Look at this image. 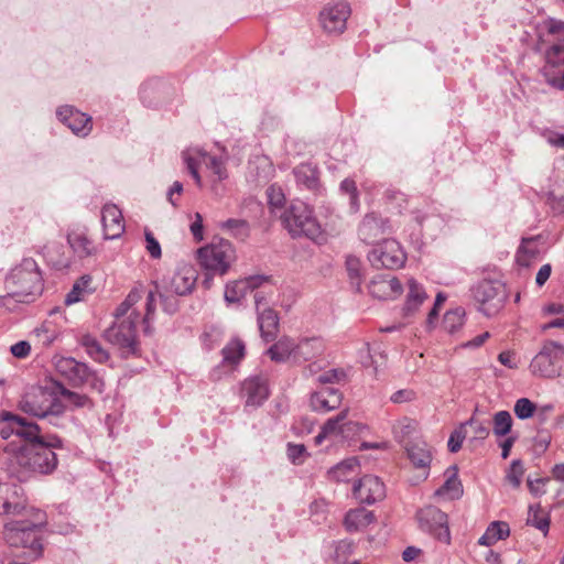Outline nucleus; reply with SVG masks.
<instances>
[{
    "mask_svg": "<svg viewBox=\"0 0 564 564\" xmlns=\"http://www.w3.org/2000/svg\"><path fill=\"white\" fill-rule=\"evenodd\" d=\"M19 409L34 417L46 419L50 424L56 427H64L66 419L64 417L65 406L58 399L56 391L33 386L30 387L19 401Z\"/></svg>",
    "mask_w": 564,
    "mask_h": 564,
    "instance_id": "nucleus-1",
    "label": "nucleus"
},
{
    "mask_svg": "<svg viewBox=\"0 0 564 564\" xmlns=\"http://www.w3.org/2000/svg\"><path fill=\"white\" fill-rule=\"evenodd\" d=\"M63 442L56 435H46L44 441L24 444L15 453L13 462L25 471L50 474L57 467L55 448H62Z\"/></svg>",
    "mask_w": 564,
    "mask_h": 564,
    "instance_id": "nucleus-2",
    "label": "nucleus"
},
{
    "mask_svg": "<svg viewBox=\"0 0 564 564\" xmlns=\"http://www.w3.org/2000/svg\"><path fill=\"white\" fill-rule=\"evenodd\" d=\"M8 295L0 297V304L8 297H13L18 302H31L40 295L43 290L42 275L37 263L31 258L23 259L17 265L6 280Z\"/></svg>",
    "mask_w": 564,
    "mask_h": 564,
    "instance_id": "nucleus-3",
    "label": "nucleus"
},
{
    "mask_svg": "<svg viewBox=\"0 0 564 564\" xmlns=\"http://www.w3.org/2000/svg\"><path fill=\"white\" fill-rule=\"evenodd\" d=\"M34 522L12 521L4 525L3 532L10 546L25 549V554L33 560L42 555L41 528L46 523L45 514L41 510L34 512Z\"/></svg>",
    "mask_w": 564,
    "mask_h": 564,
    "instance_id": "nucleus-4",
    "label": "nucleus"
},
{
    "mask_svg": "<svg viewBox=\"0 0 564 564\" xmlns=\"http://www.w3.org/2000/svg\"><path fill=\"white\" fill-rule=\"evenodd\" d=\"M197 260L207 278L204 284L209 285V276L224 275L236 260L232 243L225 239L213 240L209 245L197 250Z\"/></svg>",
    "mask_w": 564,
    "mask_h": 564,
    "instance_id": "nucleus-5",
    "label": "nucleus"
},
{
    "mask_svg": "<svg viewBox=\"0 0 564 564\" xmlns=\"http://www.w3.org/2000/svg\"><path fill=\"white\" fill-rule=\"evenodd\" d=\"M284 228L292 237H306L315 240L322 234V228L313 209L302 200H293L280 215Z\"/></svg>",
    "mask_w": 564,
    "mask_h": 564,
    "instance_id": "nucleus-6",
    "label": "nucleus"
},
{
    "mask_svg": "<svg viewBox=\"0 0 564 564\" xmlns=\"http://www.w3.org/2000/svg\"><path fill=\"white\" fill-rule=\"evenodd\" d=\"M564 346L554 340L543 343L529 366L530 372L539 378L554 379L561 375Z\"/></svg>",
    "mask_w": 564,
    "mask_h": 564,
    "instance_id": "nucleus-7",
    "label": "nucleus"
},
{
    "mask_svg": "<svg viewBox=\"0 0 564 564\" xmlns=\"http://www.w3.org/2000/svg\"><path fill=\"white\" fill-rule=\"evenodd\" d=\"M471 294L479 304V311L488 317L500 312L508 297L506 285L498 280L478 282L471 288Z\"/></svg>",
    "mask_w": 564,
    "mask_h": 564,
    "instance_id": "nucleus-8",
    "label": "nucleus"
},
{
    "mask_svg": "<svg viewBox=\"0 0 564 564\" xmlns=\"http://www.w3.org/2000/svg\"><path fill=\"white\" fill-rule=\"evenodd\" d=\"M183 161L186 165L187 171L195 180L197 186H202V178L198 173V166L203 162L206 167L217 176L219 181L227 178L226 160L224 158H217L209 155L202 149H188L182 154Z\"/></svg>",
    "mask_w": 564,
    "mask_h": 564,
    "instance_id": "nucleus-9",
    "label": "nucleus"
},
{
    "mask_svg": "<svg viewBox=\"0 0 564 564\" xmlns=\"http://www.w3.org/2000/svg\"><path fill=\"white\" fill-rule=\"evenodd\" d=\"M405 259V253L394 239H383L368 252V260L376 269H399Z\"/></svg>",
    "mask_w": 564,
    "mask_h": 564,
    "instance_id": "nucleus-10",
    "label": "nucleus"
},
{
    "mask_svg": "<svg viewBox=\"0 0 564 564\" xmlns=\"http://www.w3.org/2000/svg\"><path fill=\"white\" fill-rule=\"evenodd\" d=\"M139 315L132 314L121 321H116L105 330V338L112 345L133 354L137 345V323Z\"/></svg>",
    "mask_w": 564,
    "mask_h": 564,
    "instance_id": "nucleus-11",
    "label": "nucleus"
},
{
    "mask_svg": "<svg viewBox=\"0 0 564 564\" xmlns=\"http://www.w3.org/2000/svg\"><path fill=\"white\" fill-rule=\"evenodd\" d=\"M420 529L434 535L437 540L449 543L447 514L435 506H426L416 513Z\"/></svg>",
    "mask_w": 564,
    "mask_h": 564,
    "instance_id": "nucleus-12",
    "label": "nucleus"
},
{
    "mask_svg": "<svg viewBox=\"0 0 564 564\" xmlns=\"http://www.w3.org/2000/svg\"><path fill=\"white\" fill-rule=\"evenodd\" d=\"M197 281L196 269L188 263H180L171 276L164 278L160 285L165 292L176 296H185L195 288Z\"/></svg>",
    "mask_w": 564,
    "mask_h": 564,
    "instance_id": "nucleus-13",
    "label": "nucleus"
},
{
    "mask_svg": "<svg viewBox=\"0 0 564 564\" xmlns=\"http://www.w3.org/2000/svg\"><path fill=\"white\" fill-rule=\"evenodd\" d=\"M254 303L258 314V325L261 337L265 341H271L276 337L279 332V316L278 313L268 306L263 292L257 291L254 293Z\"/></svg>",
    "mask_w": 564,
    "mask_h": 564,
    "instance_id": "nucleus-14",
    "label": "nucleus"
},
{
    "mask_svg": "<svg viewBox=\"0 0 564 564\" xmlns=\"http://www.w3.org/2000/svg\"><path fill=\"white\" fill-rule=\"evenodd\" d=\"M351 10L347 2L338 1L327 4L319 13V21L327 33L340 34L346 29Z\"/></svg>",
    "mask_w": 564,
    "mask_h": 564,
    "instance_id": "nucleus-15",
    "label": "nucleus"
},
{
    "mask_svg": "<svg viewBox=\"0 0 564 564\" xmlns=\"http://www.w3.org/2000/svg\"><path fill=\"white\" fill-rule=\"evenodd\" d=\"M26 509L23 490L18 485L0 484V516H18Z\"/></svg>",
    "mask_w": 564,
    "mask_h": 564,
    "instance_id": "nucleus-16",
    "label": "nucleus"
},
{
    "mask_svg": "<svg viewBox=\"0 0 564 564\" xmlns=\"http://www.w3.org/2000/svg\"><path fill=\"white\" fill-rule=\"evenodd\" d=\"M354 495L361 503L372 505L384 498L386 487L379 477L366 475L354 486Z\"/></svg>",
    "mask_w": 564,
    "mask_h": 564,
    "instance_id": "nucleus-17",
    "label": "nucleus"
},
{
    "mask_svg": "<svg viewBox=\"0 0 564 564\" xmlns=\"http://www.w3.org/2000/svg\"><path fill=\"white\" fill-rule=\"evenodd\" d=\"M56 115L76 135L86 137L93 129L91 117L72 106L59 107Z\"/></svg>",
    "mask_w": 564,
    "mask_h": 564,
    "instance_id": "nucleus-18",
    "label": "nucleus"
},
{
    "mask_svg": "<svg viewBox=\"0 0 564 564\" xmlns=\"http://www.w3.org/2000/svg\"><path fill=\"white\" fill-rule=\"evenodd\" d=\"M388 232H390L389 221L376 213L367 214L358 229L360 239L366 243H373Z\"/></svg>",
    "mask_w": 564,
    "mask_h": 564,
    "instance_id": "nucleus-19",
    "label": "nucleus"
},
{
    "mask_svg": "<svg viewBox=\"0 0 564 564\" xmlns=\"http://www.w3.org/2000/svg\"><path fill=\"white\" fill-rule=\"evenodd\" d=\"M56 371L64 377L72 386H85V378L88 375V366L72 357H62L55 362Z\"/></svg>",
    "mask_w": 564,
    "mask_h": 564,
    "instance_id": "nucleus-20",
    "label": "nucleus"
},
{
    "mask_svg": "<svg viewBox=\"0 0 564 564\" xmlns=\"http://www.w3.org/2000/svg\"><path fill=\"white\" fill-rule=\"evenodd\" d=\"M242 393L246 397V406H260L269 397V387L265 378L254 376L242 383Z\"/></svg>",
    "mask_w": 564,
    "mask_h": 564,
    "instance_id": "nucleus-21",
    "label": "nucleus"
},
{
    "mask_svg": "<svg viewBox=\"0 0 564 564\" xmlns=\"http://www.w3.org/2000/svg\"><path fill=\"white\" fill-rule=\"evenodd\" d=\"M265 281L267 276L264 275H252L228 283L225 289V301L228 303H238L248 292L258 289Z\"/></svg>",
    "mask_w": 564,
    "mask_h": 564,
    "instance_id": "nucleus-22",
    "label": "nucleus"
},
{
    "mask_svg": "<svg viewBox=\"0 0 564 564\" xmlns=\"http://www.w3.org/2000/svg\"><path fill=\"white\" fill-rule=\"evenodd\" d=\"M101 221L104 225L105 239H117L124 231L122 213L113 204H108L104 206L101 213Z\"/></svg>",
    "mask_w": 564,
    "mask_h": 564,
    "instance_id": "nucleus-23",
    "label": "nucleus"
},
{
    "mask_svg": "<svg viewBox=\"0 0 564 564\" xmlns=\"http://www.w3.org/2000/svg\"><path fill=\"white\" fill-rule=\"evenodd\" d=\"M343 393L332 387H323L311 395V405L314 411L328 412L339 408Z\"/></svg>",
    "mask_w": 564,
    "mask_h": 564,
    "instance_id": "nucleus-24",
    "label": "nucleus"
},
{
    "mask_svg": "<svg viewBox=\"0 0 564 564\" xmlns=\"http://www.w3.org/2000/svg\"><path fill=\"white\" fill-rule=\"evenodd\" d=\"M293 175L301 189H306L314 194L321 192L318 171L315 165L302 163L293 169Z\"/></svg>",
    "mask_w": 564,
    "mask_h": 564,
    "instance_id": "nucleus-25",
    "label": "nucleus"
},
{
    "mask_svg": "<svg viewBox=\"0 0 564 564\" xmlns=\"http://www.w3.org/2000/svg\"><path fill=\"white\" fill-rule=\"evenodd\" d=\"M67 242L79 259L93 257L97 253V248L89 239L86 229L70 230L67 234Z\"/></svg>",
    "mask_w": 564,
    "mask_h": 564,
    "instance_id": "nucleus-26",
    "label": "nucleus"
},
{
    "mask_svg": "<svg viewBox=\"0 0 564 564\" xmlns=\"http://www.w3.org/2000/svg\"><path fill=\"white\" fill-rule=\"evenodd\" d=\"M8 419L13 420L15 435L25 441V444H33L37 441H44L46 435L41 434V429L36 423L17 414H8Z\"/></svg>",
    "mask_w": 564,
    "mask_h": 564,
    "instance_id": "nucleus-27",
    "label": "nucleus"
},
{
    "mask_svg": "<svg viewBox=\"0 0 564 564\" xmlns=\"http://www.w3.org/2000/svg\"><path fill=\"white\" fill-rule=\"evenodd\" d=\"M325 345L319 337H306L295 343V361H308L324 352Z\"/></svg>",
    "mask_w": 564,
    "mask_h": 564,
    "instance_id": "nucleus-28",
    "label": "nucleus"
},
{
    "mask_svg": "<svg viewBox=\"0 0 564 564\" xmlns=\"http://www.w3.org/2000/svg\"><path fill=\"white\" fill-rule=\"evenodd\" d=\"M267 354L275 362H284L290 358L295 361V341L283 336L267 350Z\"/></svg>",
    "mask_w": 564,
    "mask_h": 564,
    "instance_id": "nucleus-29",
    "label": "nucleus"
},
{
    "mask_svg": "<svg viewBox=\"0 0 564 564\" xmlns=\"http://www.w3.org/2000/svg\"><path fill=\"white\" fill-rule=\"evenodd\" d=\"M408 457L416 468L426 469L432 462L431 451L425 442H414L405 446Z\"/></svg>",
    "mask_w": 564,
    "mask_h": 564,
    "instance_id": "nucleus-30",
    "label": "nucleus"
},
{
    "mask_svg": "<svg viewBox=\"0 0 564 564\" xmlns=\"http://www.w3.org/2000/svg\"><path fill=\"white\" fill-rule=\"evenodd\" d=\"M56 388L58 391V394L63 397L65 401V409L68 408L69 410H77V409H93L94 403L93 401L83 393H78L75 391H72L64 387L62 383H56Z\"/></svg>",
    "mask_w": 564,
    "mask_h": 564,
    "instance_id": "nucleus-31",
    "label": "nucleus"
},
{
    "mask_svg": "<svg viewBox=\"0 0 564 564\" xmlns=\"http://www.w3.org/2000/svg\"><path fill=\"white\" fill-rule=\"evenodd\" d=\"M375 521V514L365 508H357L347 512L345 527L348 531H359Z\"/></svg>",
    "mask_w": 564,
    "mask_h": 564,
    "instance_id": "nucleus-32",
    "label": "nucleus"
},
{
    "mask_svg": "<svg viewBox=\"0 0 564 564\" xmlns=\"http://www.w3.org/2000/svg\"><path fill=\"white\" fill-rule=\"evenodd\" d=\"M457 467L451 466L447 470V479L441 488L435 491L437 496H447L451 499H457L463 495V486L457 476Z\"/></svg>",
    "mask_w": 564,
    "mask_h": 564,
    "instance_id": "nucleus-33",
    "label": "nucleus"
},
{
    "mask_svg": "<svg viewBox=\"0 0 564 564\" xmlns=\"http://www.w3.org/2000/svg\"><path fill=\"white\" fill-rule=\"evenodd\" d=\"M426 299L423 288L414 280H409V294L404 305L405 315L413 314Z\"/></svg>",
    "mask_w": 564,
    "mask_h": 564,
    "instance_id": "nucleus-34",
    "label": "nucleus"
},
{
    "mask_svg": "<svg viewBox=\"0 0 564 564\" xmlns=\"http://www.w3.org/2000/svg\"><path fill=\"white\" fill-rule=\"evenodd\" d=\"M86 352L97 362H106L109 354L104 349L101 344L91 335H84L80 340Z\"/></svg>",
    "mask_w": 564,
    "mask_h": 564,
    "instance_id": "nucleus-35",
    "label": "nucleus"
},
{
    "mask_svg": "<svg viewBox=\"0 0 564 564\" xmlns=\"http://www.w3.org/2000/svg\"><path fill=\"white\" fill-rule=\"evenodd\" d=\"M359 467L356 457H350L337 464L329 470V476L337 481H348L349 476L357 471Z\"/></svg>",
    "mask_w": 564,
    "mask_h": 564,
    "instance_id": "nucleus-36",
    "label": "nucleus"
},
{
    "mask_svg": "<svg viewBox=\"0 0 564 564\" xmlns=\"http://www.w3.org/2000/svg\"><path fill=\"white\" fill-rule=\"evenodd\" d=\"M63 249V246L56 242L46 245L44 247V256L47 261L56 269H65L70 264L69 258L59 251Z\"/></svg>",
    "mask_w": 564,
    "mask_h": 564,
    "instance_id": "nucleus-37",
    "label": "nucleus"
},
{
    "mask_svg": "<svg viewBox=\"0 0 564 564\" xmlns=\"http://www.w3.org/2000/svg\"><path fill=\"white\" fill-rule=\"evenodd\" d=\"M348 410L340 411L336 416L328 419L322 429L324 430V434L337 435L339 433H344L345 429L351 424V422L347 421Z\"/></svg>",
    "mask_w": 564,
    "mask_h": 564,
    "instance_id": "nucleus-38",
    "label": "nucleus"
},
{
    "mask_svg": "<svg viewBox=\"0 0 564 564\" xmlns=\"http://www.w3.org/2000/svg\"><path fill=\"white\" fill-rule=\"evenodd\" d=\"M221 355L225 364L236 365L245 355V345L239 339L231 340L223 348Z\"/></svg>",
    "mask_w": 564,
    "mask_h": 564,
    "instance_id": "nucleus-39",
    "label": "nucleus"
},
{
    "mask_svg": "<svg viewBox=\"0 0 564 564\" xmlns=\"http://www.w3.org/2000/svg\"><path fill=\"white\" fill-rule=\"evenodd\" d=\"M541 511L540 505H531L529 507L527 524L534 527L546 534L550 529V517L547 514L540 516Z\"/></svg>",
    "mask_w": 564,
    "mask_h": 564,
    "instance_id": "nucleus-40",
    "label": "nucleus"
},
{
    "mask_svg": "<svg viewBox=\"0 0 564 564\" xmlns=\"http://www.w3.org/2000/svg\"><path fill=\"white\" fill-rule=\"evenodd\" d=\"M512 416L508 411H498L492 419L494 434L498 437L508 435L512 427Z\"/></svg>",
    "mask_w": 564,
    "mask_h": 564,
    "instance_id": "nucleus-41",
    "label": "nucleus"
},
{
    "mask_svg": "<svg viewBox=\"0 0 564 564\" xmlns=\"http://www.w3.org/2000/svg\"><path fill=\"white\" fill-rule=\"evenodd\" d=\"M538 249L533 243L532 239H523L521 246L518 249L516 260L521 267H529L531 259L535 258Z\"/></svg>",
    "mask_w": 564,
    "mask_h": 564,
    "instance_id": "nucleus-42",
    "label": "nucleus"
},
{
    "mask_svg": "<svg viewBox=\"0 0 564 564\" xmlns=\"http://www.w3.org/2000/svg\"><path fill=\"white\" fill-rule=\"evenodd\" d=\"M465 311L462 307H456L446 312L443 319L444 328L448 333H455L464 324Z\"/></svg>",
    "mask_w": 564,
    "mask_h": 564,
    "instance_id": "nucleus-43",
    "label": "nucleus"
},
{
    "mask_svg": "<svg viewBox=\"0 0 564 564\" xmlns=\"http://www.w3.org/2000/svg\"><path fill=\"white\" fill-rule=\"evenodd\" d=\"M221 228L227 229L240 240H245L250 232L249 224L243 219H228L221 224Z\"/></svg>",
    "mask_w": 564,
    "mask_h": 564,
    "instance_id": "nucleus-44",
    "label": "nucleus"
},
{
    "mask_svg": "<svg viewBox=\"0 0 564 564\" xmlns=\"http://www.w3.org/2000/svg\"><path fill=\"white\" fill-rule=\"evenodd\" d=\"M346 268L350 279V284L356 291H360L361 286V263L360 260L354 256H348L346 259Z\"/></svg>",
    "mask_w": 564,
    "mask_h": 564,
    "instance_id": "nucleus-45",
    "label": "nucleus"
},
{
    "mask_svg": "<svg viewBox=\"0 0 564 564\" xmlns=\"http://www.w3.org/2000/svg\"><path fill=\"white\" fill-rule=\"evenodd\" d=\"M416 430V422L409 417H403L393 425V434L398 442L402 443Z\"/></svg>",
    "mask_w": 564,
    "mask_h": 564,
    "instance_id": "nucleus-46",
    "label": "nucleus"
},
{
    "mask_svg": "<svg viewBox=\"0 0 564 564\" xmlns=\"http://www.w3.org/2000/svg\"><path fill=\"white\" fill-rule=\"evenodd\" d=\"M153 285L160 297L162 310L169 315L175 314L178 310L177 299L173 295H169L170 292H165L159 282H154Z\"/></svg>",
    "mask_w": 564,
    "mask_h": 564,
    "instance_id": "nucleus-47",
    "label": "nucleus"
},
{
    "mask_svg": "<svg viewBox=\"0 0 564 564\" xmlns=\"http://www.w3.org/2000/svg\"><path fill=\"white\" fill-rule=\"evenodd\" d=\"M369 293L379 300H389L388 283L384 274L376 275L368 285Z\"/></svg>",
    "mask_w": 564,
    "mask_h": 564,
    "instance_id": "nucleus-48",
    "label": "nucleus"
},
{
    "mask_svg": "<svg viewBox=\"0 0 564 564\" xmlns=\"http://www.w3.org/2000/svg\"><path fill=\"white\" fill-rule=\"evenodd\" d=\"M536 405L528 398H520L516 401L513 412L519 420H527L533 416Z\"/></svg>",
    "mask_w": 564,
    "mask_h": 564,
    "instance_id": "nucleus-49",
    "label": "nucleus"
},
{
    "mask_svg": "<svg viewBox=\"0 0 564 564\" xmlns=\"http://www.w3.org/2000/svg\"><path fill=\"white\" fill-rule=\"evenodd\" d=\"M547 64L552 66L564 65V40L553 44L545 53Z\"/></svg>",
    "mask_w": 564,
    "mask_h": 564,
    "instance_id": "nucleus-50",
    "label": "nucleus"
},
{
    "mask_svg": "<svg viewBox=\"0 0 564 564\" xmlns=\"http://www.w3.org/2000/svg\"><path fill=\"white\" fill-rule=\"evenodd\" d=\"M286 454L288 458L295 465L303 464L305 458L308 456L304 444L289 443Z\"/></svg>",
    "mask_w": 564,
    "mask_h": 564,
    "instance_id": "nucleus-51",
    "label": "nucleus"
},
{
    "mask_svg": "<svg viewBox=\"0 0 564 564\" xmlns=\"http://www.w3.org/2000/svg\"><path fill=\"white\" fill-rule=\"evenodd\" d=\"M354 552V543L349 540L338 541L335 545L334 558L338 563H345Z\"/></svg>",
    "mask_w": 564,
    "mask_h": 564,
    "instance_id": "nucleus-52",
    "label": "nucleus"
},
{
    "mask_svg": "<svg viewBox=\"0 0 564 564\" xmlns=\"http://www.w3.org/2000/svg\"><path fill=\"white\" fill-rule=\"evenodd\" d=\"M492 539L497 542L499 540H503L509 536L510 528L508 523L503 521H494L487 528Z\"/></svg>",
    "mask_w": 564,
    "mask_h": 564,
    "instance_id": "nucleus-53",
    "label": "nucleus"
},
{
    "mask_svg": "<svg viewBox=\"0 0 564 564\" xmlns=\"http://www.w3.org/2000/svg\"><path fill=\"white\" fill-rule=\"evenodd\" d=\"M524 473L523 465L520 459H514L511 463L510 469L507 474V479L513 487H519L521 484V478Z\"/></svg>",
    "mask_w": 564,
    "mask_h": 564,
    "instance_id": "nucleus-54",
    "label": "nucleus"
},
{
    "mask_svg": "<svg viewBox=\"0 0 564 564\" xmlns=\"http://www.w3.org/2000/svg\"><path fill=\"white\" fill-rule=\"evenodd\" d=\"M144 238H145V249L153 259H160L162 256V250L160 242L156 240V238L153 236V234L150 230L144 231Z\"/></svg>",
    "mask_w": 564,
    "mask_h": 564,
    "instance_id": "nucleus-55",
    "label": "nucleus"
},
{
    "mask_svg": "<svg viewBox=\"0 0 564 564\" xmlns=\"http://www.w3.org/2000/svg\"><path fill=\"white\" fill-rule=\"evenodd\" d=\"M346 378V372L343 369H330L317 377V381L322 384L340 382Z\"/></svg>",
    "mask_w": 564,
    "mask_h": 564,
    "instance_id": "nucleus-56",
    "label": "nucleus"
},
{
    "mask_svg": "<svg viewBox=\"0 0 564 564\" xmlns=\"http://www.w3.org/2000/svg\"><path fill=\"white\" fill-rule=\"evenodd\" d=\"M268 203L272 208H282L285 202V196L280 187L274 185L270 186L267 191Z\"/></svg>",
    "mask_w": 564,
    "mask_h": 564,
    "instance_id": "nucleus-57",
    "label": "nucleus"
},
{
    "mask_svg": "<svg viewBox=\"0 0 564 564\" xmlns=\"http://www.w3.org/2000/svg\"><path fill=\"white\" fill-rule=\"evenodd\" d=\"M466 437V433L464 431V425H462L459 429L452 432L449 438H448V451L451 453H456L460 449L462 444Z\"/></svg>",
    "mask_w": 564,
    "mask_h": 564,
    "instance_id": "nucleus-58",
    "label": "nucleus"
},
{
    "mask_svg": "<svg viewBox=\"0 0 564 564\" xmlns=\"http://www.w3.org/2000/svg\"><path fill=\"white\" fill-rule=\"evenodd\" d=\"M85 384H87L91 390L97 391L98 393H102L105 390V381L104 379L95 371L88 368V375L85 378Z\"/></svg>",
    "mask_w": 564,
    "mask_h": 564,
    "instance_id": "nucleus-59",
    "label": "nucleus"
},
{
    "mask_svg": "<svg viewBox=\"0 0 564 564\" xmlns=\"http://www.w3.org/2000/svg\"><path fill=\"white\" fill-rule=\"evenodd\" d=\"M340 191L350 195V204L354 208H358V193L355 181L345 178L340 183Z\"/></svg>",
    "mask_w": 564,
    "mask_h": 564,
    "instance_id": "nucleus-60",
    "label": "nucleus"
},
{
    "mask_svg": "<svg viewBox=\"0 0 564 564\" xmlns=\"http://www.w3.org/2000/svg\"><path fill=\"white\" fill-rule=\"evenodd\" d=\"M158 292L154 290L149 291L147 296V305H145V314L143 317V322L148 324L151 319H153L156 308V296Z\"/></svg>",
    "mask_w": 564,
    "mask_h": 564,
    "instance_id": "nucleus-61",
    "label": "nucleus"
},
{
    "mask_svg": "<svg viewBox=\"0 0 564 564\" xmlns=\"http://www.w3.org/2000/svg\"><path fill=\"white\" fill-rule=\"evenodd\" d=\"M463 425L464 426H466V425L473 426L474 434L478 438L484 440L489 435L488 424H486L485 422L477 421L474 416L470 417L468 421H466Z\"/></svg>",
    "mask_w": 564,
    "mask_h": 564,
    "instance_id": "nucleus-62",
    "label": "nucleus"
},
{
    "mask_svg": "<svg viewBox=\"0 0 564 564\" xmlns=\"http://www.w3.org/2000/svg\"><path fill=\"white\" fill-rule=\"evenodd\" d=\"M11 414L10 412H3L1 414V426H0V435L3 440H8L11 435H15V431L13 427V420L8 419L7 415Z\"/></svg>",
    "mask_w": 564,
    "mask_h": 564,
    "instance_id": "nucleus-63",
    "label": "nucleus"
},
{
    "mask_svg": "<svg viewBox=\"0 0 564 564\" xmlns=\"http://www.w3.org/2000/svg\"><path fill=\"white\" fill-rule=\"evenodd\" d=\"M10 351L17 358H25L31 351V345L26 340H21L12 345Z\"/></svg>",
    "mask_w": 564,
    "mask_h": 564,
    "instance_id": "nucleus-64",
    "label": "nucleus"
}]
</instances>
